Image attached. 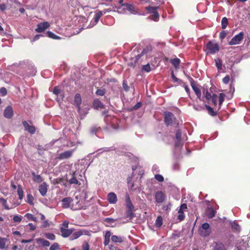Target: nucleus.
Returning a JSON list of instances; mask_svg holds the SVG:
<instances>
[{
    "instance_id": "ea45409f",
    "label": "nucleus",
    "mask_w": 250,
    "mask_h": 250,
    "mask_svg": "<svg viewBox=\"0 0 250 250\" xmlns=\"http://www.w3.org/2000/svg\"><path fill=\"white\" fill-rule=\"evenodd\" d=\"M225 96V95L223 93H220L219 94V109L220 108V106H221V105L223 103V102L224 101Z\"/></svg>"
},
{
    "instance_id": "a18cd8bd",
    "label": "nucleus",
    "mask_w": 250,
    "mask_h": 250,
    "mask_svg": "<svg viewBox=\"0 0 250 250\" xmlns=\"http://www.w3.org/2000/svg\"><path fill=\"white\" fill-rule=\"evenodd\" d=\"M123 1H124V0H112L111 5H116L118 3V4H120L121 5L120 7H121L122 6V4H123Z\"/></svg>"
},
{
    "instance_id": "6ab92c4d",
    "label": "nucleus",
    "mask_w": 250,
    "mask_h": 250,
    "mask_svg": "<svg viewBox=\"0 0 250 250\" xmlns=\"http://www.w3.org/2000/svg\"><path fill=\"white\" fill-rule=\"evenodd\" d=\"M72 200L70 197L64 198L62 200V206L63 208H68L70 207Z\"/></svg>"
},
{
    "instance_id": "774afa93",
    "label": "nucleus",
    "mask_w": 250,
    "mask_h": 250,
    "mask_svg": "<svg viewBox=\"0 0 250 250\" xmlns=\"http://www.w3.org/2000/svg\"><path fill=\"white\" fill-rule=\"evenodd\" d=\"M28 226H29L30 230H34L36 229V226L32 223H29Z\"/></svg>"
},
{
    "instance_id": "052dcab7",
    "label": "nucleus",
    "mask_w": 250,
    "mask_h": 250,
    "mask_svg": "<svg viewBox=\"0 0 250 250\" xmlns=\"http://www.w3.org/2000/svg\"><path fill=\"white\" fill-rule=\"evenodd\" d=\"M230 80L229 76H226L223 79V82L225 84H228Z\"/></svg>"
},
{
    "instance_id": "b1692460",
    "label": "nucleus",
    "mask_w": 250,
    "mask_h": 250,
    "mask_svg": "<svg viewBox=\"0 0 250 250\" xmlns=\"http://www.w3.org/2000/svg\"><path fill=\"white\" fill-rule=\"evenodd\" d=\"M32 175L33 176V180L34 182L40 183L42 181V179L41 175H36L35 172L33 171L32 172Z\"/></svg>"
},
{
    "instance_id": "e433bc0d",
    "label": "nucleus",
    "mask_w": 250,
    "mask_h": 250,
    "mask_svg": "<svg viewBox=\"0 0 250 250\" xmlns=\"http://www.w3.org/2000/svg\"><path fill=\"white\" fill-rule=\"evenodd\" d=\"M38 242H40L42 245V246L45 247H48L50 244L49 241L43 239H39Z\"/></svg>"
},
{
    "instance_id": "4d7b16f0",
    "label": "nucleus",
    "mask_w": 250,
    "mask_h": 250,
    "mask_svg": "<svg viewBox=\"0 0 250 250\" xmlns=\"http://www.w3.org/2000/svg\"><path fill=\"white\" fill-rule=\"evenodd\" d=\"M181 61L179 58H178L177 57H174L170 60V62H174V63L180 62Z\"/></svg>"
},
{
    "instance_id": "603ef678",
    "label": "nucleus",
    "mask_w": 250,
    "mask_h": 250,
    "mask_svg": "<svg viewBox=\"0 0 250 250\" xmlns=\"http://www.w3.org/2000/svg\"><path fill=\"white\" fill-rule=\"evenodd\" d=\"M59 249V245L57 243H54L50 247V250H57Z\"/></svg>"
},
{
    "instance_id": "1a4fd4ad",
    "label": "nucleus",
    "mask_w": 250,
    "mask_h": 250,
    "mask_svg": "<svg viewBox=\"0 0 250 250\" xmlns=\"http://www.w3.org/2000/svg\"><path fill=\"white\" fill-rule=\"evenodd\" d=\"M74 151V149L65 151L59 154L57 158L59 160H63L69 158L71 157Z\"/></svg>"
},
{
    "instance_id": "7c9ffc66",
    "label": "nucleus",
    "mask_w": 250,
    "mask_h": 250,
    "mask_svg": "<svg viewBox=\"0 0 250 250\" xmlns=\"http://www.w3.org/2000/svg\"><path fill=\"white\" fill-rule=\"evenodd\" d=\"M6 239L0 237V249H4L5 248Z\"/></svg>"
},
{
    "instance_id": "864d4df0",
    "label": "nucleus",
    "mask_w": 250,
    "mask_h": 250,
    "mask_svg": "<svg viewBox=\"0 0 250 250\" xmlns=\"http://www.w3.org/2000/svg\"><path fill=\"white\" fill-rule=\"evenodd\" d=\"M6 94H7V90L5 88L2 87V88H0V94L2 96H4L5 95H6Z\"/></svg>"
},
{
    "instance_id": "aec40b11",
    "label": "nucleus",
    "mask_w": 250,
    "mask_h": 250,
    "mask_svg": "<svg viewBox=\"0 0 250 250\" xmlns=\"http://www.w3.org/2000/svg\"><path fill=\"white\" fill-rule=\"evenodd\" d=\"M82 99L80 94H76L74 98L75 104L77 106L79 111L80 110V105L81 104Z\"/></svg>"
},
{
    "instance_id": "4468645a",
    "label": "nucleus",
    "mask_w": 250,
    "mask_h": 250,
    "mask_svg": "<svg viewBox=\"0 0 250 250\" xmlns=\"http://www.w3.org/2000/svg\"><path fill=\"white\" fill-rule=\"evenodd\" d=\"M60 231L61 232V235L63 237H67L69 236L71 234H72L73 232V229H67L63 228V227H61Z\"/></svg>"
},
{
    "instance_id": "2eb2a0df",
    "label": "nucleus",
    "mask_w": 250,
    "mask_h": 250,
    "mask_svg": "<svg viewBox=\"0 0 250 250\" xmlns=\"http://www.w3.org/2000/svg\"><path fill=\"white\" fill-rule=\"evenodd\" d=\"M101 17L102 14L100 12H98L97 11H96L95 12L93 21H91V23L89 25V27H92L93 26H94L99 21Z\"/></svg>"
},
{
    "instance_id": "13d9d810",
    "label": "nucleus",
    "mask_w": 250,
    "mask_h": 250,
    "mask_svg": "<svg viewBox=\"0 0 250 250\" xmlns=\"http://www.w3.org/2000/svg\"><path fill=\"white\" fill-rule=\"evenodd\" d=\"M104 90H102V89H98L97 91H96V94L97 95H99V96H103L104 94Z\"/></svg>"
},
{
    "instance_id": "bf43d9fd",
    "label": "nucleus",
    "mask_w": 250,
    "mask_h": 250,
    "mask_svg": "<svg viewBox=\"0 0 250 250\" xmlns=\"http://www.w3.org/2000/svg\"><path fill=\"white\" fill-rule=\"evenodd\" d=\"M104 221L109 224H111L115 221V219H114L111 218H106L105 219Z\"/></svg>"
},
{
    "instance_id": "680f3d73",
    "label": "nucleus",
    "mask_w": 250,
    "mask_h": 250,
    "mask_svg": "<svg viewBox=\"0 0 250 250\" xmlns=\"http://www.w3.org/2000/svg\"><path fill=\"white\" fill-rule=\"evenodd\" d=\"M181 137V132L180 130H178L176 131V138L177 139V140L180 141Z\"/></svg>"
},
{
    "instance_id": "f8f14e48",
    "label": "nucleus",
    "mask_w": 250,
    "mask_h": 250,
    "mask_svg": "<svg viewBox=\"0 0 250 250\" xmlns=\"http://www.w3.org/2000/svg\"><path fill=\"white\" fill-rule=\"evenodd\" d=\"M4 116L7 119H10L13 115V111L11 106H8L6 107L3 113Z\"/></svg>"
},
{
    "instance_id": "39448f33",
    "label": "nucleus",
    "mask_w": 250,
    "mask_h": 250,
    "mask_svg": "<svg viewBox=\"0 0 250 250\" xmlns=\"http://www.w3.org/2000/svg\"><path fill=\"white\" fill-rule=\"evenodd\" d=\"M136 54V52H134V57L132 56L130 57V62H137L139 61H144V59L146 58V55L145 50L142 51L140 54L137 55Z\"/></svg>"
},
{
    "instance_id": "4c0bfd02",
    "label": "nucleus",
    "mask_w": 250,
    "mask_h": 250,
    "mask_svg": "<svg viewBox=\"0 0 250 250\" xmlns=\"http://www.w3.org/2000/svg\"><path fill=\"white\" fill-rule=\"evenodd\" d=\"M206 107L207 109H208V113L210 115H211L212 116H215L217 114L216 112H214L213 111L212 108H211L210 106L206 105Z\"/></svg>"
},
{
    "instance_id": "c756f323",
    "label": "nucleus",
    "mask_w": 250,
    "mask_h": 250,
    "mask_svg": "<svg viewBox=\"0 0 250 250\" xmlns=\"http://www.w3.org/2000/svg\"><path fill=\"white\" fill-rule=\"evenodd\" d=\"M163 224V218L161 216H159L157 217L156 222H155V226L158 228L161 227Z\"/></svg>"
},
{
    "instance_id": "412c9836",
    "label": "nucleus",
    "mask_w": 250,
    "mask_h": 250,
    "mask_svg": "<svg viewBox=\"0 0 250 250\" xmlns=\"http://www.w3.org/2000/svg\"><path fill=\"white\" fill-rule=\"evenodd\" d=\"M191 86L193 90L196 93L198 98L199 100H201V91H200V89L195 85V84L193 82H191Z\"/></svg>"
},
{
    "instance_id": "9d476101",
    "label": "nucleus",
    "mask_w": 250,
    "mask_h": 250,
    "mask_svg": "<svg viewBox=\"0 0 250 250\" xmlns=\"http://www.w3.org/2000/svg\"><path fill=\"white\" fill-rule=\"evenodd\" d=\"M174 119L172 113L169 112L165 113V122L167 125H171Z\"/></svg>"
},
{
    "instance_id": "6e6552de",
    "label": "nucleus",
    "mask_w": 250,
    "mask_h": 250,
    "mask_svg": "<svg viewBox=\"0 0 250 250\" xmlns=\"http://www.w3.org/2000/svg\"><path fill=\"white\" fill-rule=\"evenodd\" d=\"M122 8L123 10L126 9V10L129 11L131 14L134 15L137 14V12L135 10V7L133 5L129 4L128 3H123V4H122V6L118 8V10Z\"/></svg>"
},
{
    "instance_id": "72a5a7b5",
    "label": "nucleus",
    "mask_w": 250,
    "mask_h": 250,
    "mask_svg": "<svg viewBox=\"0 0 250 250\" xmlns=\"http://www.w3.org/2000/svg\"><path fill=\"white\" fill-rule=\"evenodd\" d=\"M217 99H218L217 95L215 94H213L209 100L211 101V102H212V104L213 105H216L217 104Z\"/></svg>"
},
{
    "instance_id": "49530a36",
    "label": "nucleus",
    "mask_w": 250,
    "mask_h": 250,
    "mask_svg": "<svg viewBox=\"0 0 250 250\" xmlns=\"http://www.w3.org/2000/svg\"><path fill=\"white\" fill-rule=\"evenodd\" d=\"M231 226L235 230L239 231L240 230V226L235 222H234L231 223Z\"/></svg>"
},
{
    "instance_id": "f03ea898",
    "label": "nucleus",
    "mask_w": 250,
    "mask_h": 250,
    "mask_svg": "<svg viewBox=\"0 0 250 250\" xmlns=\"http://www.w3.org/2000/svg\"><path fill=\"white\" fill-rule=\"evenodd\" d=\"M204 49L207 54H213L219 51V45L214 41H209L207 43Z\"/></svg>"
},
{
    "instance_id": "bb28decb",
    "label": "nucleus",
    "mask_w": 250,
    "mask_h": 250,
    "mask_svg": "<svg viewBox=\"0 0 250 250\" xmlns=\"http://www.w3.org/2000/svg\"><path fill=\"white\" fill-rule=\"evenodd\" d=\"M93 106L94 108L97 109L98 108H103L104 105L99 100H95L93 102Z\"/></svg>"
},
{
    "instance_id": "de8ad7c7",
    "label": "nucleus",
    "mask_w": 250,
    "mask_h": 250,
    "mask_svg": "<svg viewBox=\"0 0 250 250\" xmlns=\"http://www.w3.org/2000/svg\"><path fill=\"white\" fill-rule=\"evenodd\" d=\"M27 202L31 205L33 204V197L31 194H28L27 195Z\"/></svg>"
},
{
    "instance_id": "dca6fc26",
    "label": "nucleus",
    "mask_w": 250,
    "mask_h": 250,
    "mask_svg": "<svg viewBox=\"0 0 250 250\" xmlns=\"http://www.w3.org/2000/svg\"><path fill=\"white\" fill-rule=\"evenodd\" d=\"M155 197L156 201L159 203H162L165 200V195L162 191L157 192Z\"/></svg>"
},
{
    "instance_id": "a211bd4d",
    "label": "nucleus",
    "mask_w": 250,
    "mask_h": 250,
    "mask_svg": "<svg viewBox=\"0 0 250 250\" xmlns=\"http://www.w3.org/2000/svg\"><path fill=\"white\" fill-rule=\"evenodd\" d=\"M39 190L41 194L44 196L46 195L47 191V185L46 183H44L39 187Z\"/></svg>"
},
{
    "instance_id": "a19ab883",
    "label": "nucleus",
    "mask_w": 250,
    "mask_h": 250,
    "mask_svg": "<svg viewBox=\"0 0 250 250\" xmlns=\"http://www.w3.org/2000/svg\"><path fill=\"white\" fill-rule=\"evenodd\" d=\"M17 192H18V194L19 195L20 199H22L23 198V192L22 188L20 187H19V188H18Z\"/></svg>"
},
{
    "instance_id": "7ed1b4c3",
    "label": "nucleus",
    "mask_w": 250,
    "mask_h": 250,
    "mask_svg": "<svg viewBox=\"0 0 250 250\" xmlns=\"http://www.w3.org/2000/svg\"><path fill=\"white\" fill-rule=\"evenodd\" d=\"M158 7L148 6L146 7V10L149 13H151V15L149 18L154 21H157L159 18V15L157 12Z\"/></svg>"
},
{
    "instance_id": "c85d7f7f",
    "label": "nucleus",
    "mask_w": 250,
    "mask_h": 250,
    "mask_svg": "<svg viewBox=\"0 0 250 250\" xmlns=\"http://www.w3.org/2000/svg\"><path fill=\"white\" fill-rule=\"evenodd\" d=\"M71 208L73 210L81 209L83 208V206L81 204H80L79 201H77L75 205L74 204L72 205Z\"/></svg>"
},
{
    "instance_id": "20e7f679",
    "label": "nucleus",
    "mask_w": 250,
    "mask_h": 250,
    "mask_svg": "<svg viewBox=\"0 0 250 250\" xmlns=\"http://www.w3.org/2000/svg\"><path fill=\"white\" fill-rule=\"evenodd\" d=\"M209 225L208 223H203L199 229L200 234L202 236L206 237L210 233Z\"/></svg>"
},
{
    "instance_id": "cd10ccee",
    "label": "nucleus",
    "mask_w": 250,
    "mask_h": 250,
    "mask_svg": "<svg viewBox=\"0 0 250 250\" xmlns=\"http://www.w3.org/2000/svg\"><path fill=\"white\" fill-rule=\"evenodd\" d=\"M214 250H226L225 247L222 243H215V246H214Z\"/></svg>"
},
{
    "instance_id": "37998d69",
    "label": "nucleus",
    "mask_w": 250,
    "mask_h": 250,
    "mask_svg": "<svg viewBox=\"0 0 250 250\" xmlns=\"http://www.w3.org/2000/svg\"><path fill=\"white\" fill-rule=\"evenodd\" d=\"M21 220H22V216H20L18 215H16L13 217V221L15 222L20 223V222H21Z\"/></svg>"
},
{
    "instance_id": "9b49d317",
    "label": "nucleus",
    "mask_w": 250,
    "mask_h": 250,
    "mask_svg": "<svg viewBox=\"0 0 250 250\" xmlns=\"http://www.w3.org/2000/svg\"><path fill=\"white\" fill-rule=\"evenodd\" d=\"M107 200L110 204H115L117 202V197L114 192H109L107 195Z\"/></svg>"
},
{
    "instance_id": "c03bdc74",
    "label": "nucleus",
    "mask_w": 250,
    "mask_h": 250,
    "mask_svg": "<svg viewBox=\"0 0 250 250\" xmlns=\"http://www.w3.org/2000/svg\"><path fill=\"white\" fill-rule=\"evenodd\" d=\"M0 202L2 203L3 206H4V207L5 209H10L9 207L6 204L7 202H6V201L5 199H4L3 198H0Z\"/></svg>"
},
{
    "instance_id": "69168bd1",
    "label": "nucleus",
    "mask_w": 250,
    "mask_h": 250,
    "mask_svg": "<svg viewBox=\"0 0 250 250\" xmlns=\"http://www.w3.org/2000/svg\"><path fill=\"white\" fill-rule=\"evenodd\" d=\"M111 236V233L109 231H107L104 235V239H110V237Z\"/></svg>"
},
{
    "instance_id": "473e14b6",
    "label": "nucleus",
    "mask_w": 250,
    "mask_h": 250,
    "mask_svg": "<svg viewBox=\"0 0 250 250\" xmlns=\"http://www.w3.org/2000/svg\"><path fill=\"white\" fill-rule=\"evenodd\" d=\"M228 25V19L226 17H224L222 19L221 25L222 28L225 29L226 28Z\"/></svg>"
},
{
    "instance_id": "f3484780",
    "label": "nucleus",
    "mask_w": 250,
    "mask_h": 250,
    "mask_svg": "<svg viewBox=\"0 0 250 250\" xmlns=\"http://www.w3.org/2000/svg\"><path fill=\"white\" fill-rule=\"evenodd\" d=\"M23 125L25 130L30 133L34 134L35 132V127L33 126L30 125L26 121L23 122Z\"/></svg>"
},
{
    "instance_id": "5701e85b",
    "label": "nucleus",
    "mask_w": 250,
    "mask_h": 250,
    "mask_svg": "<svg viewBox=\"0 0 250 250\" xmlns=\"http://www.w3.org/2000/svg\"><path fill=\"white\" fill-rule=\"evenodd\" d=\"M155 62H167L168 59L167 58L164 57L162 54H160L158 57H155L154 58Z\"/></svg>"
},
{
    "instance_id": "338daca9",
    "label": "nucleus",
    "mask_w": 250,
    "mask_h": 250,
    "mask_svg": "<svg viewBox=\"0 0 250 250\" xmlns=\"http://www.w3.org/2000/svg\"><path fill=\"white\" fill-rule=\"evenodd\" d=\"M25 216L28 219L32 220L33 219L34 216L32 214L26 213Z\"/></svg>"
},
{
    "instance_id": "c9c22d12",
    "label": "nucleus",
    "mask_w": 250,
    "mask_h": 250,
    "mask_svg": "<svg viewBox=\"0 0 250 250\" xmlns=\"http://www.w3.org/2000/svg\"><path fill=\"white\" fill-rule=\"evenodd\" d=\"M111 240L113 242H121L122 241V238L116 235H113L111 237Z\"/></svg>"
},
{
    "instance_id": "f257e3e1",
    "label": "nucleus",
    "mask_w": 250,
    "mask_h": 250,
    "mask_svg": "<svg viewBox=\"0 0 250 250\" xmlns=\"http://www.w3.org/2000/svg\"><path fill=\"white\" fill-rule=\"evenodd\" d=\"M125 205L126 208V217L129 219H132L134 215V206H133L128 193L125 194Z\"/></svg>"
},
{
    "instance_id": "79ce46f5",
    "label": "nucleus",
    "mask_w": 250,
    "mask_h": 250,
    "mask_svg": "<svg viewBox=\"0 0 250 250\" xmlns=\"http://www.w3.org/2000/svg\"><path fill=\"white\" fill-rule=\"evenodd\" d=\"M143 70L147 72H149L151 70V67H150L149 63H147L146 64L143 65Z\"/></svg>"
},
{
    "instance_id": "4be33fe9",
    "label": "nucleus",
    "mask_w": 250,
    "mask_h": 250,
    "mask_svg": "<svg viewBox=\"0 0 250 250\" xmlns=\"http://www.w3.org/2000/svg\"><path fill=\"white\" fill-rule=\"evenodd\" d=\"M83 234V232L80 230L75 231L73 233L72 232V235L70 237V239L71 240L76 239L82 235Z\"/></svg>"
},
{
    "instance_id": "393cba45",
    "label": "nucleus",
    "mask_w": 250,
    "mask_h": 250,
    "mask_svg": "<svg viewBox=\"0 0 250 250\" xmlns=\"http://www.w3.org/2000/svg\"><path fill=\"white\" fill-rule=\"evenodd\" d=\"M53 93L57 95L58 96L57 97V100L59 101V97L58 96L60 95V97H61V98L62 99L63 98V96L62 94L61 90L58 87H55L53 91Z\"/></svg>"
},
{
    "instance_id": "09e8293b",
    "label": "nucleus",
    "mask_w": 250,
    "mask_h": 250,
    "mask_svg": "<svg viewBox=\"0 0 250 250\" xmlns=\"http://www.w3.org/2000/svg\"><path fill=\"white\" fill-rule=\"evenodd\" d=\"M155 178L160 182H163L164 180L163 176L160 174H156L155 175Z\"/></svg>"
},
{
    "instance_id": "0eeeda50",
    "label": "nucleus",
    "mask_w": 250,
    "mask_h": 250,
    "mask_svg": "<svg viewBox=\"0 0 250 250\" xmlns=\"http://www.w3.org/2000/svg\"><path fill=\"white\" fill-rule=\"evenodd\" d=\"M50 26V24L47 21L41 22L38 24L37 27L36 28L35 31L38 33H41L48 29Z\"/></svg>"
},
{
    "instance_id": "8fccbe9b",
    "label": "nucleus",
    "mask_w": 250,
    "mask_h": 250,
    "mask_svg": "<svg viewBox=\"0 0 250 250\" xmlns=\"http://www.w3.org/2000/svg\"><path fill=\"white\" fill-rule=\"evenodd\" d=\"M178 213L179 214L177 216V219L180 221L183 220L185 217L184 213L183 212H178Z\"/></svg>"
},
{
    "instance_id": "5fc2aeb1",
    "label": "nucleus",
    "mask_w": 250,
    "mask_h": 250,
    "mask_svg": "<svg viewBox=\"0 0 250 250\" xmlns=\"http://www.w3.org/2000/svg\"><path fill=\"white\" fill-rule=\"evenodd\" d=\"M204 96L208 100H209L212 95L208 92V90H207L206 91L204 92Z\"/></svg>"
},
{
    "instance_id": "f704fd0d",
    "label": "nucleus",
    "mask_w": 250,
    "mask_h": 250,
    "mask_svg": "<svg viewBox=\"0 0 250 250\" xmlns=\"http://www.w3.org/2000/svg\"><path fill=\"white\" fill-rule=\"evenodd\" d=\"M44 235L46 238L50 240H54L56 238L55 234L52 233H46Z\"/></svg>"
},
{
    "instance_id": "2f4dec72",
    "label": "nucleus",
    "mask_w": 250,
    "mask_h": 250,
    "mask_svg": "<svg viewBox=\"0 0 250 250\" xmlns=\"http://www.w3.org/2000/svg\"><path fill=\"white\" fill-rule=\"evenodd\" d=\"M47 36L50 38H52L53 39H55V40H59V39H60L61 38L55 35V34H54L53 32H51V31H48L47 32Z\"/></svg>"
},
{
    "instance_id": "e2e57ef3",
    "label": "nucleus",
    "mask_w": 250,
    "mask_h": 250,
    "mask_svg": "<svg viewBox=\"0 0 250 250\" xmlns=\"http://www.w3.org/2000/svg\"><path fill=\"white\" fill-rule=\"evenodd\" d=\"M98 12H100L102 14V16L106 14L107 12H110L111 10L109 9H104L102 11L97 10Z\"/></svg>"
},
{
    "instance_id": "3c124183",
    "label": "nucleus",
    "mask_w": 250,
    "mask_h": 250,
    "mask_svg": "<svg viewBox=\"0 0 250 250\" xmlns=\"http://www.w3.org/2000/svg\"><path fill=\"white\" fill-rule=\"evenodd\" d=\"M83 250H89V245L87 242H84L82 245Z\"/></svg>"
},
{
    "instance_id": "a878e982",
    "label": "nucleus",
    "mask_w": 250,
    "mask_h": 250,
    "mask_svg": "<svg viewBox=\"0 0 250 250\" xmlns=\"http://www.w3.org/2000/svg\"><path fill=\"white\" fill-rule=\"evenodd\" d=\"M215 211L212 208H208L207 210V215L209 218H212L215 215Z\"/></svg>"
},
{
    "instance_id": "ddd939ff",
    "label": "nucleus",
    "mask_w": 250,
    "mask_h": 250,
    "mask_svg": "<svg viewBox=\"0 0 250 250\" xmlns=\"http://www.w3.org/2000/svg\"><path fill=\"white\" fill-rule=\"evenodd\" d=\"M70 177L69 178L68 177L67 179V181L69 182V183L71 185H80L81 183L79 182L78 179L76 177V173L74 172L73 174L70 175Z\"/></svg>"
},
{
    "instance_id": "0e129e2a",
    "label": "nucleus",
    "mask_w": 250,
    "mask_h": 250,
    "mask_svg": "<svg viewBox=\"0 0 250 250\" xmlns=\"http://www.w3.org/2000/svg\"><path fill=\"white\" fill-rule=\"evenodd\" d=\"M49 223L47 220H45L42 222V228H46L49 226Z\"/></svg>"
},
{
    "instance_id": "58836bf2",
    "label": "nucleus",
    "mask_w": 250,
    "mask_h": 250,
    "mask_svg": "<svg viewBox=\"0 0 250 250\" xmlns=\"http://www.w3.org/2000/svg\"><path fill=\"white\" fill-rule=\"evenodd\" d=\"M187 209V206L186 204H183L181 205L180 208L178 210V212H183Z\"/></svg>"
},
{
    "instance_id": "423d86ee",
    "label": "nucleus",
    "mask_w": 250,
    "mask_h": 250,
    "mask_svg": "<svg viewBox=\"0 0 250 250\" xmlns=\"http://www.w3.org/2000/svg\"><path fill=\"white\" fill-rule=\"evenodd\" d=\"M244 33L243 32H240L238 34L235 35L229 42L230 45H236L240 43L243 40Z\"/></svg>"
},
{
    "instance_id": "6e6d98bb",
    "label": "nucleus",
    "mask_w": 250,
    "mask_h": 250,
    "mask_svg": "<svg viewBox=\"0 0 250 250\" xmlns=\"http://www.w3.org/2000/svg\"><path fill=\"white\" fill-rule=\"evenodd\" d=\"M223 64V63H216V67H217L218 70L222 71L225 70V69H224L225 66Z\"/></svg>"
}]
</instances>
